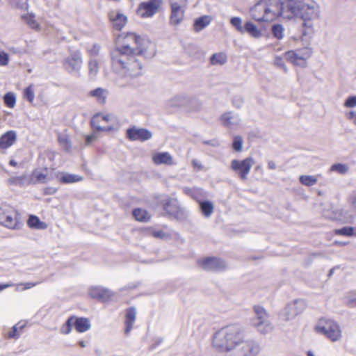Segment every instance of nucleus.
Segmentation results:
<instances>
[{"instance_id":"nucleus-1","label":"nucleus","mask_w":356,"mask_h":356,"mask_svg":"<svg viewBox=\"0 0 356 356\" xmlns=\"http://www.w3.org/2000/svg\"><path fill=\"white\" fill-rule=\"evenodd\" d=\"M151 43L133 33H129L121 46L111 51V65L113 72L128 81L142 74V65L136 58L144 55Z\"/></svg>"},{"instance_id":"nucleus-2","label":"nucleus","mask_w":356,"mask_h":356,"mask_svg":"<svg viewBox=\"0 0 356 356\" xmlns=\"http://www.w3.org/2000/svg\"><path fill=\"white\" fill-rule=\"evenodd\" d=\"M213 348L225 356H256L260 350L259 344L252 340L245 341L238 325L224 327L215 332L212 339Z\"/></svg>"},{"instance_id":"nucleus-3","label":"nucleus","mask_w":356,"mask_h":356,"mask_svg":"<svg viewBox=\"0 0 356 356\" xmlns=\"http://www.w3.org/2000/svg\"><path fill=\"white\" fill-rule=\"evenodd\" d=\"M288 9L290 11V19L300 17L302 20L303 35H309L313 33L314 21L319 17V6L313 0H288Z\"/></svg>"},{"instance_id":"nucleus-4","label":"nucleus","mask_w":356,"mask_h":356,"mask_svg":"<svg viewBox=\"0 0 356 356\" xmlns=\"http://www.w3.org/2000/svg\"><path fill=\"white\" fill-rule=\"evenodd\" d=\"M0 225L10 229H19L22 226V222L16 209L3 205L0 207Z\"/></svg>"},{"instance_id":"nucleus-5","label":"nucleus","mask_w":356,"mask_h":356,"mask_svg":"<svg viewBox=\"0 0 356 356\" xmlns=\"http://www.w3.org/2000/svg\"><path fill=\"white\" fill-rule=\"evenodd\" d=\"M267 11V19L273 21L278 17L290 19V11L288 9V0L282 2L281 0H264Z\"/></svg>"},{"instance_id":"nucleus-6","label":"nucleus","mask_w":356,"mask_h":356,"mask_svg":"<svg viewBox=\"0 0 356 356\" xmlns=\"http://www.w3.org/2000/svg\"><path fill=\"white\" fill-rule=\"evenodd\" d=\"M255 316L251 320V325L261 334L269 333L273 330V325L266 309L261 306L254 307Z\"/></svg>"},{"instance_id":"nucleus-7","label":"nucleus","mask_w":356,"mask_h":356,"mask_svg":"<svg viewBox=\"0 0 356 356\" xmlns=\"http://www.w3.org/2000/svg\"><path fill=\"white\" fill-rule=\"evenodd\" d=\"M319 333L325 335L332 341H337L341 338V330L337 323L332 320L321 321L316 327Z\"/></svg>"},{"instance_id":"nucleus-8","label":"nucleus","mask_w":356,"mask_h":356,"mask_svg":"<svg viewBox=\"0 0 356 356\" xmlns=\"http://www.w3.org/2000/svg\"><path fill=\"white\" fill-rule=\"evenodd\" d=\"M254 163V160L252 157H247L243 160L234 159L231 161L230 168L241 180L244 181L247 179Z\"/></svg>"},{"instance_id":"nucleus-9","label":"nucleus","mask_w":356,"mask_h":356,"mask_svg":"<svg viewBox=\"0 0 356 356\" xmlns=\"http://www.w3.org/2000/svg\"><path fill=\"white\" fill-rule=\"evenodd\" d=\"M171 7L170 23L173 26L179 24L184 19L186 0H169Z\"/></svg>"},{"instance_id":"nucleus-10","label":"nucleus","mask_w":356,"mask_h":356,"mask_svg":"<svg viewBox=\"0 0 356 356\" xmlns=\"http://www.w3.org/2000/svg\"><path fill=\"white\" fill-rule=\"evenodd\" d=\"M63 64L67 72L79 76L83 64L81 52L79 51H74L70 56L64 59Z\"/></svg>"},{"instance_id":"nucleus-11","label":"nucleus","mask_w":356,"mask_h":356,"mask_svg":"<svg viewBox=\"0 0 356 356\" xmlns=\"http://www.w3.org/2000/svg\"><path fill=\"white\" fill-rule=\"evenodd\" d=\"M161 3V0H149L142 2L137 8V15L142 18L152 17L157 13Z\"/></svg>"},{"instance_id":"nucleus-12","label":"nucleus","mask_w":356,"mask_h":356,"mask_svg":"<svg viewBox=\"0 0 356 356\" xmlns=\"http://www.w3.org/2000/svg\"><path fill=\"white\" fill-rule=\"evenodd\" d=\"M199 266L205 270L219 271L226 269L225 262L216 257H207L197 261Z\"/></svg>"},{"instance_id":"nucleus-13","label":"nucleus","mask_w":356,"mask_h":356,"mask_svg":"<svg viewBox=\"0 0 356 356\" xmlns=\"http://www.w3.org/2000/svg\"><path fill=\"white\" fill-rule=\"evenodd\" d=\"M305 308V304L302 300H296L287 305L283 310L282 315L286 321H289L301 314Z\"/></svg>"},{"instance_id":"nucleus-14","label":"nucleus","mask_w":356,"mask_h":356,"mask_svg":"<svg viewBox=\"0 0 356 356\" xmlns=\"http://www.w3.org/2000/svg\"><path fill=\"white\" fill-rule=\"evenodd\" d=\"M127 137L131 141H145L152 137V134L147 129L133 127L127 130Z\"/></svg>"},{"instance_id":"nucleus-15","label":"nucleus","mask_w":356,"mask_h":356,"mask_svg":"<svg viewBox=\"0 0 356 356\" xmlns=\"http://www.w3.org/2000/svg\"><path fill=\"white\" fill-rule=\"evenodd\" d=\"M252 17L257 22H268L264 0H260L250 10Z\"/></svg>"},{"instance_id":"nucleus-16","label":"nucleus","mask_w":356,"mask_h":356,"mask_svg":"<svg viewBox=\"0 0 356 356\" xmlns=\"http://www.w3.org/2000/svg\"><path fill=\"white\" fill-rule=\"evenodd\" d=\"M89 295L92 298L106 302L111 299L113 293L110 289L102 286H92L89 289Z\"/></svg>"},{"instance_id":"nucleus-17","label":"nucleus","mask_w":356,"mask_h":356,"mask_svg":"<svg viewBox=\"0 0 356 356\" xmlns=\"http://www.w3.org/2000/svg\"><path fill=\"white\" fill-rule=\"evenodd\" d=\"M108 17L113 29L117 31H120L127 22V17L117 10L111 11L108 13Z\"/></svg>"},{"instance_id":"nucleus-18","label":"nucleus","mask_w":356,"mask_h":356,"mask_svg":"<svg viewBox=\"0 0 356 356\" xmlns=\"http://www.w3.org/2000/svg\"><path fill=\"white\" fill-rule=\"evenodd\" d=\"M220 121L223 126L233 129L241 123L239 115L231 111L223 113L220 117Z\"/></svg>"},{"instance_id":"nucleus-19","label":"nucleus","mask_w":356,"mask_h":356,"mask_svg":"<svg viewBox=\"0 0 356 356\" xmlns=\"http://www.w3.org/2000/svg\"><path fill=\"white\" fill-rule=\"evenodd\" d=\"M17 140V133L14 130L6 131L0 137V149H6L11 147Z\"/></svg>"},{"instance_id":"nucleus-20","label":"nucleus","mask_w":356,"mask_h":356,"mask_svg":"<svg viewBox=\"0 0 356 356\" xmlns=\"http://www.w3.org/2000/svg\"><path fill=\"white\" fill-rule=\"evenodd\" d=\"M152 161L156 165H175L172 156L169 152H158L152 156Z\"/></svg>"},{"instance_id":"nucleus-21","label":"nucleus","mask_w":356,"mask_h":356,"mask_svg":"<svg viewBox=\"0 0 356 356\" xmlns=\"http://www.w3.org/2000/svg\"><path fill=\"white\" fill-rule=\"evenodd\" d=\"M136 318V309L135 307H131L126 310L125 316V330L124 333L126 335L129 334L133 328L134 324Z\"/></svg>"},{"instance_id":"nucleus-22","label":"nucleus","mask_w":356,"mask_h":356,"mask_svg":"<svg viewBox=\"0 0 356 356\" xmlns=\"http://www.w3.org/2000/svg\"><path fill=\"white\" fill-rule=\"evenodd\" d=\"M56 178L63 184H72L81 181L83 177L78 175L70 174L68 172H56Z\"/></svg>"},{"instance_id":"nucleus-23","label":"nucleus","mask_w":356,"mask_h":356,"mask_svg":"<svg viewBox=\"0 0 356 356\" xmlns=\"http://www.w3.org/2000/svg\"><path fill=\"white\" fill-rule=\"evenodd\" d=\"M74 326L78 332H85L90 329L91 324L87 318L74 316Z\"/></svg>"},{"instance_id":"nucleus-24","label":"nucleus","mask_w":356,"mask_h":356,"mask_svg":"<svg viewBox=\"0 0 356 356\" xmlns=\"http://www.w3.org/2000/svg\"><path fill=\"white\" fill-rule=\"evenodd\" d=\"M108 92L102 88H97L89 92L90 97H94L100 104H104L107 99Z\"/></svg>"},{"instance_id":"nucleus-25","label":"nucleus","mask_w":356,"mask_h":356,"mask_svg":"<svg viewBox=\"0 0 356 356\" xmlns=\"http://www.w3.org/2000/svg\"><path fill=\"white\" fill-rule=\"evenodd\" d=\"M312 51L309 48H304L300 50H296V51H288L286 53V57L289 59H292L293 58H302L305 60H307L311 56Z\"/></svg>"},{"instance_id":"nucleus-26","label":"nucleus","mask_w":356,"mask_h":356,"mask_svg":"<svg viewBox=\"0 0 356 356\" xmlns=\"http://www.w3.org/2000/svg\"><path fill=\"white\" fill-rule=\"evenodd\" d=\"M8 182L10 185L23 186L30 184L31 183V180L28 179L26 175H22L21 176L10 177L8 179Z\"/></svg>"},{"instance_id":"nucleus-27","label":"nucleus","mask_w":356,"mask_h":356,"mask_svg":"<svg viewBox=\"0 0 356 356\" xmlns=\"http://www.w3.org/2000/svg\"><path fill=\"white\" fill-rule=\"evenodd\" d=\"M211 22V17L208 15L202 16L194 21L193 28L196 32H199L207 26Z\"/></svg>"},{"instance_id":"nucleus-28","label":"nucleus","mask_w":356,"mask_h":356,"mask_svg":"<svg viewBox=\"0 0 356 356\" xmlns=\"http://www.w3.org/2000/svg\"><path fill=\"white\" fill-rule=\"evenodd\" d=\"M270 32L274 38L281 40L284 37L285 29L284 26L279 23H274L270 28Z\"/></svg>"},{"instance_id":"nucleus-29","label":"nucleus","mask_w":356,"mask_h":356,"mask_svg":"<svg viewBox=\"0 0 356 356\" xmlns=\"http://www.w3.org/2000/svg\"><path fill=\"white\" fill-rule=\"evenodd\" d=\"M188 102V98L184 95H177L168 101V105L170 107H181Z\"/></svg>"},{"instance_id":"nucleus-30","label":"nucleus","mask_w":356,"mask_h":356,"mask_svg":"<svg viewBox=\"0 0 356 356\" xmlns=\"http://www.w3.org/2000/svg\"><path fill=\"white\" fill-rule=\"evenodd\" d=\"M27 224L29 227L38 229H43L46 228V225L44 222L40 221L38 217L35 216H30Z\"/></svg>"},{"instance_id":"nucleus-31","label":"nucleus","mask_w":356,"mask_h":356,"mask_svg":"<svg viewBox=\"0 0 356 356\" xmlns=\"http://www.w3.org/2000/svg\"><path fill=\"white\" fill-rule=\"evenodd\" d=\"M245 32L248 33L251 36L254 38H259L261 35V31L252 22H247L245 24L244 33Z\"/></svg>"},{"instance_id":"nucleus-32","label":"nucleus","mask_w":356,"mask_h":356,"mask_svg":"<svg viewBox=\"0 0 356 356\" xmlns=\"http://www.w3.org/2000/svg\"><path fill=\"white\" fill-rule=\"evenodd\" d=\"M100 113H98L92 117L90 123L92 127H94L97 131H110L112 129V127H102L100 124Z\"/></svg>"},{"instance_id":"nucleus-33","label":"nucleus","mask_w":356,"mask_h":356,"mask_svg":"<svg viewBox=\"0 0 356 356\" xmlns=\"http://www.w3.org/2000/svg\"><path fill=\"white\" fill-rule=\"evenodd\" d=\"M200 210L202 214L209 218L211 216L213 211V206L209 201H202L200 202Z\"/></svg>"},{"instance_id":"nucleus-34","label":"nucleus","mask_w":356,"mask_h":356,"mask_svg":"<svg viewBox=\"0 0 356 356\" xmlns=\"http://www.w3.org/2000/svg\"><path fill=\"white\" fill-rule=\"evenodd\" d=\"M227 62V56L225 53L213 54L210 58L211 65H224Z\"/></svg>"},{"instance_id":"nucleus-35","label":"nucleus","mask_w":356,"mask_h":356,"mask_svg":"<svg viewBox=\"0 0 356 356\" xmlns=\"http://www.w3.org/2000/svg\"><path fill=\"white\" fill-rule=\"evenodd\" d=\"M133 216L138 221L145 222L149 219L150 216L148 212L144 209L138 208L133 211Z\"/></svg>"},{"instance_id":"nucleus-36","label":"nucleus","mask_w":356,"mask_h":356,"mask_svg":"<svg viewBox=\"0 0 356 356\" xmlns=\"http://www.w3.org/2000/svg\"><path fill=\"white\" fill-rule=\"evenodd\" d=\"M74 316H71L60 327V332L64 334H68L72 332V325H74Z\"/></svg>"},{"instance_id":"nucleus-37","label":"nucleus","mask_w":356,"mask_h":356,"mask_svg":"<svg viewBox=\"0 0 356 356\" xmlns=\"http://www.w3.org/2000/svg\"><path fill=\"white\" fill-rule=\"evenodd\" d=\"M144 232L145 234L151 235L156 238L165 239L168 237V235L161 230H153L150 228H147L144 229Z\"/></svg>"},{"instance_id":"nucleus-38","label":"nucleus","mask_w":356,"mask_h":356,"mask_svg":"<svg viewBox=\"0 0 356 356\" xmlns=\"http://www.w3.org/2000/svg\"><path fill=\"white\" fill-rule=\"evenodd\" d=\"M300 182L307 186H312L316 184L317 179L314 176L301 175L299 178Z\"/></svg>"},{"instance_id":"nucleus-39","label":"nucleus","mask_w":356,"mask_h":356,"mask_svg":"<svg viewBox=\"0 0 356 356\" xmlns=\"http://www.w3.org/2000/svg\"><path fill=\"white\" fill-rule=\"evenodd\" d=\"M89 74L95 76L99 72V63L96 59H90L88 62Z\"/></svg>"},{"instance_id":"nucleus-40","label":"nucleus","mask_w":356,"mask_h":356,"mask_svg":"<svg viewBox=\"0 0 356 356\" xmlns=\"http://www.w3.org/2000/svg\"><path fill=\"white\" fill-rule=\"evenodd\" d=\"M348 167L343 163H335L330 167V170L336 172L341 175H344L348 172Z\"/></svg>"},{"instance_id":"nucleus-41","label":"nucleus","mask_w":356,"mask_h":356,"mask_svg":"<svg viewBox=\"0 0 356 356\" xmlns=\"http://www.w3.org/2000/svg\"><path fill=\"white\" fill-rule=\"evenodd\" d=\"M230 23L239 33H244V27L242 26V19L240 17H232Z\"/></svg>"},{"instance_id":"nucleus-42","label":"nucleus","mask_w":356,"mask_h":356,"mask_svg":"<svg viewBox=\"0 0 356 356\" xmlns=\"http://www.w3.org/2000/svg\"><path fill=\"white\" fill-rule=\"evenodd\" d=\"M4 104L9 108H13L15 105L16 98L13 93L8 92L3 97Z\"/></svg>"},{"instance_id":"nucleus-43","label":"nucleus","mask_w":356,"mask_h":356,"mask_svg":"<svg viewBox=\"0 0 356 356\" xmlns=\"http://www.w3.org/2000/svg\"><path fill=\"white\" fill-rule=\"evenodd\" d=\"M335 233L338 235L351 236L354 234V228L352 227H343L336 229Z\"/></svg>"},{"instance_id":"nucleus-44","label":"nucleus","mask_w":356,"mask_h":356,"mask_svg":"<svg viewBox=\"0 0 356 356\" xmlns=\"http://www.w3.org/2000/svg\"><path fill=\"white\" fill-rule=\"evenodd\" d=\"M243 138L239 136H236L233 139L232 148L236 152H241L243 148Z\"/></svg>"},{"instance_id":"nucleus-45","label":"nucleus","mask_w":356,"mask_h":356,"mask_svg":"<svg viewBox=\"0 0 356 356\" xmlns=\"http://www.w3.org/2000/svg\"><path fill=\"white\" fill-rule=\"evenodd\" d=\"M24 97L26 98L29 102L32 103L34 100L35 95L34 90L32 86H29L25 88L24 91Z\"/></svg>"},{"instance_id":"nucleus-46","label":"nucleus","mask_w":356,"mask_h":356,"mask_svg":"<svg viewBox=\"0 0 356 356\" xmlns=\"http://www.w3.org/2000/svg\"><path fill=\"white\" fill-rule=\"evenodd\" d=\"M33 179H35V182L44 184L47 182V175L42 172H40L37 170L33 172Z\"/></svg>"},{"instance_id":"nucleus-47","label":"nucleus","mask_w":356,"mask_h":356,"mask_svg":"<svg viewBox=\"0 0 356 356\" xmlns=\"http://www.w3.org/2000/svg\"><path fill=\"white\" fill-rule=\"evenodd\" d=\"M26 23L33 29H38L40 27L39 24L34 19V16L29 15L25 17Z\"/></svg>"},{"instance_id":"nucleus-48","label":"nucleus","mask_w":356,"mask_h":356,"mask_svg":"<svg viewBox=\"0 0 356 356\" xmlns=\"http://www.w3.org/2000/svg\"><path fill=\"white\" fill-rule=\"evenodd\" d=\"M9 61L8 54L4 51L0 50V66H6Z\"/></svg>"},{"instance_id":"nucleus-49","label":"nucleus","mask_w":356,"mask_h":356,"mask_svg":"<svg viewBox=\"0 0 356 356\" xmlns=\"http://www.w3.org/2000/svg\"><path fill=\"white\" fill-rule=\"evenodd\" d=\"M344 106L347 108L356 106V95L348 97L344 102Z\"/></svg>"},{"instance_id":"nucleus-50","label":"nucleus","mask_w":356,"mask_h":356,"mask_svg":"<svg viewBox=\"0 0 356 356\" xmlns=\"http://www.w3.org/2000/svg\"><path fill=\"white\" fill-rule=\"evenodd\" d=\"M275 65L282 69L284 70V72H287V68L285 66V64H284V60L282 59V58L280 57V56H276L275 58Z\"/></svg>"},{"instance_id":"nucleus-51","label":"nucleus","mask_w":356,"mask_h":356,"mask_svg":"<svg viewBox=\"0 0 356 356\" xmlns=\"http://www.w3.org/2000/svg\"><path fill=\"white\" fill-rule=\"evenodd\" d=\"M243 102V99L241 96H235L232 100L233 106L237 108H241Z\"/></svg>"},{"instance_id":"nucleus-52","label":"nucleus","mask_w":356,"mask_h":356,"mask_svg":"<svg viewBox=\"0 0 356 356\" xmlns=\"http://www.w3.org/2000/svg\"><path fill=\"white\" fill-rule=\"evenodd\" d=\"M163 209L169 213H173L176 212V209L174 207H172V201L170 200H167L166 202L163 204Z\"/></svg>"},{"instance_id":"nucleus-53","label":"nucleus","mask_w":356,"mask_h":356,"mask_svg":"<svg viewBox=\"0 0 356 356\" xmlns=\"http://www.w3.org/2000/svg\"><path fill=\"white\" fill-rule=\"evenodd\" d=\"M17 325L18 324L14 325L12 330L8 332V337L9 338L17 339L19 337Z\"/></svg>"},{"instance_id":"nucleus-54","label":"nucleus","mask_w":356,"mask_h":356,"mask_svg":"<svg viewBox=\"0 0 356 356\" xmlns=\"http://www.w3.org/2000/svg\"><path fill=\"white\" fill-rule=\"evenodd\" d=\"M58 141L60 144L65 145L66 149H69L70 147V140L66 136H59Z\"/></svg>"},{"instance_id":"nucleus-55","label":"nucleus","mask_w":356,"mask_h":356,"mask_svg":"<svg viewBox=\"0 0 356 356\" xmlns=\"http://www.w3.org/2000/svg\"><path fill=\"white\" fill-rule=\"evenodd\" d=\"M292 63H293L296 65L299 66H305L306 64V60L302 58H293L290 59Z\"/></svg>"},{"instance_id":"nucleus-56","label":"nucleus","mask_w":356,"mask_h":356,"mask_svg":"<svg viewBox=\"0 0 356 356\" xmlns=\"http://www.w3.org/2000/svg\"><path fill=\"white\" fill-rule=\"evenodd\" d=\"M348 120H350L356 126V111H352L346 114Z\"/></svg>"},{"instance_id":"nucleus-57","label":"nucleus","mask_w":356,"mask_h":356,"mask_svg":"<svg viewBox=\"0 0 356 356\" xmlns=\"http://www.w3.org/2000/svg\"><path fill=\"white\" fill-rule=\"evenodd\" d=\"M39 282H26L20 284V285L24 286V290L29 289L35 286H36Z\"/></svg>"},{"instance_id":"nucleus-58","label":"nucleus","mask_w":356,"mask_h":356,"mask_svg":"<svg viewBox=\"0 0 356 356\" xmlns=\"http://www.w3.org/2000/svg\"><path fill=\"white\" fill-rule=\"evenodd\" d=\"M348 302L356 305V291L350 294Z\"/></svg>"},{"instance_id":"nucleus-59","label":"nucleus","mask_w":356,"mask_h":356,"mask_svg":"<svg viewBox=\"0 0 356 356\" xmlns=\"http://www.w3.org/2000/svg\"><path fill=\"white\" fill-rule=\"evenodd\" d=\"M99 49H100V47L99 45L94 44L92 48L90 50V53L94 56L97 55L99 52Z\"/></svg>"},{"instance_id":"nucleus-60","label":"nucleus","mask_w":356,"mask_h":356,"mask_svg":"<svg viewBox=\"0 0 356 356\" xmlns=\"http://www.w3.org/2000/svg\"><path fill=\"white\" fill-rule=\"evenodd\" d=\"M97 136L95 134H90L86 137V144L89 145L90 144L95 138Z\"/></svg>"},{"instance_id":"nucleus-61","label":"nucleus","mask_w":356,"mask_h":356,"mask_svg":"<svg viewBox=\"0 0 356 356\" xmlns=\"http://www.w3.org/2000/svg\"><path fill=\"white\" fill-rule=\"evenodd\" d=\"M204 144H206V145H211V146H213V147H216V146H218L219 145V143L218 141L215 140H205L203 142Z\"/></svg>"},{"instance_id":"nucleus-62","label":"nucleus","mask_w":356,"mask_h":356,"mask_svg":"<svg viewBox=\"0 0 356 356\" xmlns=\"http://www.w3.org/2000/svg\"><path fill=\"white\" fill-rule=\"evenodd\" d=\"M183 190L186 194H188V195H191L192 197H194V195L195 193L194 189L190 188H184Z\"/></svg>"},{"instance_id":"nucleus-63","label":"nucleus","mask_w":356,"mask_h":356,"mask_svg":"<svg viewBox=\"0 0 356 356\" xmlns=\"http://www.w3.org/2000/svg\"><path fill=\"white\" fill-rule=\"evenodd\" d=\"M192 163L194 167L197 168L199 170L202 169V165L196 159H193Z\"/></svg>"},{"instance_id":"nucleus-64","label":"nucleus","mask_w":356,"mask_h":356,"mask_svg":"<svg viewBox=\"0 0 356 356\" xmlns=\"http://www.w3.org/2000/svg\"><path fill=\"white\" fill-rule=\"evenodd\" d=\"M351 206L353 209L356 211V195L351 198Z\"/></svg>"}]
</instances>
